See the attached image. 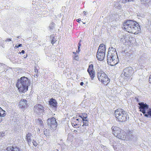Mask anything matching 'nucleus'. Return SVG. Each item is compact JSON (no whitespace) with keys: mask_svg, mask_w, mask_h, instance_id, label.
<instances>
[{"mask_svg":"<svg viewBox=\"0 0 151 151\" xmlns=\"http://www.w3.org/2000/svg\"><path fill=\"white\" fill-rule=\"evenodd\" d=\"M124 30L127 32L137 35L141 32V27L139 24L133 20H127L123 24Z\"/></svg>","mask_w":151,"mask_h":151,"instance_id":"f257e3e1","label":"nucleus"},{"mask_svg":"<svg viewBox=\"0 0 151 151\" xmlns=\"http://www.w3.org/2000/svg\"><path fill=\"white\" fill-rule=\"evenodd\" d=\"M30 85L29 80L27 77L23 76L17 80L16 86L20 93H24L28 90Z\"/></svg>","mask_w":151,"mask_h":151,"instance_id":"f03ea898","label":"nucleus"},{"mask_svg":"<svg viewBox=\"0 0 151 151\" xmlns=\"http://www.w3.org/2000/svg\"><path fill=\"white\" fill-rule=\"evenodd\" d=\"M107 61L108 64L111 66L115 65L119 62L115 48L113 47L109 48L107 55Z\"/></svg>","mask_w":151,"mask_h":151,"instance_id":"7ed1b4c3","label":"nucleus"},{"mask_svg":"<svg viewBox=\"0 0 151 151\" xmlns=\"http://www.w3.org/2000/svg\"><path fill=\"white\" fill-rule=\"evenodd\" d=\"M115 115L116 120L120 122H124L129 119L127 112L122 109L116 110L115 111Z\"/></svg>","mask_w":151,"mask_h":151,"instance_id":"20e7f679","label":"nucleus"},{"mask_svg":"<svg viewBox=\"0 0 151 151\" xmlns=\"http://www.w3.org/2000/svg\"><path fill=\"white\" fill-rule=\"evenodd\" d=\"M111 129L114 135L119 139L123 140H127L129 139L126 132L119 127L113 126Z\"/></svg>","mask_w":151,"mask_h":151,"instance_id":"39448f33","label":"nucleus"},{"mask_svg":"<svg viewBox=\"0 0 151 151\" xmlns=\"http://www.w3.org/2000/svg\"><path fill=\"white\" fill-rule=\"evenodd\" d=\"M97 75L99 80L102 84L106 86L109 83L110 79L103 71H99L97 72Z\"/></svg>","mask_w":151,"mask_h":151,"instance_id":"423d86ee","label":"nucleus"},{"mask_svg":"<svg viewBox=\"0 0 151 151\" xmlns=\"http://www.w3.org/2000/svg\"><path fill=\"white\" fill-rule=\"evenodd\" d=\"M134 70L131 67H128L125 68L123 71L122 73L124 75V80L127 81L130 79L131 80V76L134 73Z\"/></svg>","mask_w":151,"mask_h":151,"instance_id":"0eeeda50","label":"nucleus"},{"mask_svg":"<svg viewBox=\"0 0 151 151\" xmlns=\"http://www.w3.org/2000/svg\"><path fill=\"white\" fill-rule=\"evenodd\" d=\"M47 124L49 127L51 129H55L57 127V122L55 118L52 117L49 118L47 120Z\"/></svg>","mask_w":151,"mask_h":151,"instance_id":"6e6552de","label":"nucleus"},{"mask_svg":"<svg viewBox=\"0 0 151 151\" xmlns=\"http://www.w3.org/2000/svg\"><path fill=\"white\" fill-rule=\"evenodd\" d=\"M134 39V38L133 37L129 35H125L120 39V40L124 44H127L129 42L131 43Z\"/></svg>","mask_w":151,"mask_h":151,"instance_id":"1a4fd4ad","label":"nucleus"},{"mask_svg":"<svg viewBox=\"0 0 151 151\" xmlns=\"http://www.w3.org/2000/svg\"><path fill=\"white\" fill-rule=\"evenodd\" d=\"M34 111L38 113H40L41 111H44V108L40 104H37L34 106Z\"/></svg>","mask_w":151,"mask_h":151,"instance_id":"9d476101","label":"nucleus"},{"mask_svg":"<svg viewBox=\"0 0 151 151\" xmlns=\"http://www.w3.org/2000/svg\"><path fill=\"white\" fill-rule=\"evenodd\" d=\"M138 104L140 106L139 109H140V111L143 114H145L146 113V110L148 108V106L143 102L139 103Z\"/></svg>","mask_w":151,"mask_h":151,"instance_id":"9b49d317","label":"nucleus"},{"mask_svg":"<svg viewBox=\"0 0 151 151\" xmlns=\"http://www.w3.org/2000/svg\"><path fill=\"white\" fill-rule=\"evenodd\" d=\"M19 108L23 110H25L28 106L27 100L24 99L21 100L19 101Z\"/></svg>","mask_w":151,"mask_h":151,"instance_id":"f8f14e48","label":"nucleus"},{"mask_svg":"<svg viewBox=\"0 0 151 151\" xmlns=\"http://www.w3.org/2000/svg\"><path fill=\"white\" fill-rule=\"evenodd\" d=\"M105 53L103 52H98L97 51L96 55V57L98 60L100 61L103 60L105 57Z\"/></svg>","mask_w":151,"mask_h":151,"instance_id":"ddd939ff","label":"nucleus"},{"mask_svg":"<svg viewBox=\"0 0 151 151\" xmlns=\"http://www.w3.org/2000/svg\"><path fill=\"white\" fill-rule=\"evenodd\" d=\"M106 51V47L105 45L103 44H101L99 46L98 49V52L105 53Z\"/></svg>","mask_w":151,"mask_h":151,"instance_id":"4468645a","label":"nucleus"},{"mask_svg":"<svg viewBox=\"0 0 151 151\" xmlns=\"http://www.w3.org/2000/svg\"><path fill=\"white\" fill-rule=\"evenodd\" d=\"M32 135L31 134H28L26 136L27 140L29 146L32 145Z\"/></svg>","mask_w":151,"mask_h":151,"instance_id":"2eb2a0df","label":"nucleus"},{"mask_svg":"<svg viewBox=\"0 0 151 151\" xmlns=\"http://www.w3.org/2000/svg\"><path fill=\"white\" fill-rule=\"evenodd\" d=\"M49 104L51 106L54 107H55L57 106V103L55 100L51 99L50 101Z\"/></svg>","mask_w":151,"mask_h":151,"instance_id":"dca6fc26","label":"nucleus"},{"mask_svg":"<svg viewBox=\"0 0 151 151\" xmlns=\"http://www.w3.org/2000/svg\"><path fill=\"white\" fill-rule=\"evenodd\" d=\"M6 150L8 151H19L18 148L16 147L14 148L12 146L8 147Z\"/></svg>","mask_w":151,"mask_h":151,"instance_id":"f3484780","label":"nucleus"},{"mask_svg":"<svg viewBox=\"0 0 151 151\" xmlns=\"http://www.w3.org/2000/svg\"><path fill=\"white\" fill-rule=\"evenodd\" d=\"M141 1L142 4L147 5L148 6L151 5V0H141Z\"/></svg>","mask_w":151,"mask_h":151,"instance_id":"a211bd4d","label":"nucleus"},{"mask_svg":"<svg viewBox=\"0 0 151 151\" xmlns=\"http://www.w3.org/2000/svg\"><path fill=\"white\" fill-rule=\"evenodd\" d=\"M92 80H93L95 76V72L94 70L88 71Z\"/></svg>","mask_w":151,"mask_h":151,"instance_id":"6ab92c4d","label":"nucleus"},{"mask_svg":"<svg viewBox=\"0 0 151 151\" xmlns=\"http://www.w3.org/2000/svg\"><path fill=\"white\" fill-rule=\"evenodd\" d=\"M145 116H147V117L151 118V109H149V110L147 112V114L146 113H145V114H143Z\"/></svg>","mask_w":151,"mask_h":151,"instance_id":"aec40b11","label":"nucleus"},{"mask_svg":"<svg viewBox=\"0 0 151 151\" xmlns=\"http://www.w3.org/2000/svg\"><path fill=\"white\" fill-rule=\"evenodd\" d=\"M5 115V111L3 110L0 107V116H4Z\"/></svg>","mask_w":151,"mask_h":151,"instance_id":"412c9836","label":"nucleus"},{"mask_svg":"<svg viewBox=\"0 0 151 151\" xmlns=\"http://www.w3.org/2000/svg\"><path fill=\"white\" fill-rule=\"evenodd\" d=\"M76 52H73V53L74 54V56L73 57V58L74 60H78L79 59V57L78 55H77Z\"/></svg>","mask_w":151,"mask_h":151,"instance_id":"4be33fe9","label":"nucleus"},{"mask_svg":"<svg viewBox=\"0 0 151 151\" xmlns=\"http://www.w3.org/2000/svg\"><path fill=\"white\" fill-rule=\"evenodd\" d=\"M83 124L82 126L83 127L84 126H88V121L87 119L84 120L83 121Z\"/></svg>","mask_w":151,"mask_h":151,"instance_id":"5701e85b","label":"nucleus"},{"mask_svg":"<svg viewBox=\"0 0 151 151\" xmlns=\"http://www.w3.org/2000/svg\"><path fill=\"white\" fill-rule=\"evenodd\" d=\"M93 70V64H90L89 65L88 68L87 70V71Z\"/></svg>","mask_w":151,"mask_h":151,"instance_id":"b1692460","label":"nucleus"},{"mask_svg":"<svg viewBox=\"0 0 151 151\" xmlns=\"http://www.w3.org/2000/svg\"><path fill=\"white\" fill-rule=\"evenodd\" d=\"M81 40H80L78 43V50L76 51V52L78 53H79V52L80 51V48L81 46Z\"/></svg>","mask_w":151,"mask_h":151,"instance_id":"393cba45","label":"nucleus"},{"mask_svg":"<svg viewBox=\"0 0 151 151\" xmlns=\"http://www.w3.org/2000/svg\"><path fill=\"white\" fill-rule=\"evenodd\" d=\"M86 130V128H82L81 127L80 130V131L81 132L83 133V132H85Z\"/></svg>","mask_w":151,"mask_h":151,"instance_id":"a878e982","label":"nucleus"},{"mask_svg":"<svg viewBox=\"0 0 151 151\" xmlns=\"http://www.w3.org/2000/svg\"><path fill=\"white\" fill-rule=\"evenodd\" d=\"M55 42L56 41L55 40V37H53L52 39V40L51 41V43L52 45H53L55 43Z\"/></svg>","mask_w":151,"mask_h":151,"instance_id":"bb28decb","label":"nucleus"},{"mask_svg":"<svg viewBox=\"0 0 151 151\" xmlns=\"http://www.w3.org/2000/svg\"><path fill=\"white\" fill-rule=\"evenodd\" d=\"M33 142L32 141V144H33L35 146H36L37 145V143L36 142H35L33 140Z\"/></svg>","mask_w":151,"mask_h":151,"instance_id":"cd10ccee","label":"nucleus"},{"mask_svg":"<svg viewBox=\"0 0 151 151\" xmlns=\"http://www.w3.org/2000/svg\"><path fill=\"white\" fill-rule=\"evenodd\" d=\"M149 83L151 84V75L150 76L149 79Z\"/></svg>","mask_w":151,"mask_h":151,"instance_id":"c85d7f7f","label":"nucleus"},{"mask_svg":"<svg viewBox=\"0 0 151 151\" xmlns=\"http://www.w3.org/2000/svg\"><path fill=\"white\" fill-rule=\"evenodd\" d=\"M39 123L42 126H43L42 124H43V122L42 120H40L39 121Z\"/></svg>","mask_w":151,"mask_h":151,"instance_id":"c756f323","label":"nucleus"},{"mask_svg":"<svg viewBox=\"0 0 151 151\" xmlns=\"http://www.w3.org/2000/svg\"><path fill=\"white\" fill-rule=\"evenodd\" d=\"M86 115H85V116H84V117H83V118L82 120L83 121V119L84 120H86V119H87V117L86 116Z\"/></svg>","mask_w":151,"mask_h":151,"instance_id":"7c9ffc66","label":"nucleus"},{"mask_svg":"<svg viewBox=\"0 0 151 151\" xmlns=\"http://www.w3.org/2000/svg\"><path fill=\"white\" fill-rule=\"evenodd\" d=\"M35 72L36 73L38 72V70L35 67Z\"/></svg>","mask_w":151,"mask_h":151,"instance_id":"2f4dec72","label":"nucleus"},{"mask_svg":"<svg viewBox=\"0 0 151 151\" xmlns=\"http://www.w3.org/2000/svg\"><path fill=\"white\" fill-rule=\"evenodd\" d=\"M148 145L149 146H151V140H149L148 142Z\"/></svg>","mask_w":151,"mask_h":151,"instance_id":"473e14b6","label":"nucleus"},{"mask_svg":"<svg viewBox=\"0 0 151 151\" xmlns=\"http://www.w3.org/2000/svg\"><path fill=\"white\" fill-rule=\"evenodd\" d=\"M85 115H86V114H84L83 115L80 116L82 119H83Z\"/></svg>","mask_w":151,"mask_h":151,"instance_id":"72a5a7b5","label":"nucleus"},{"mask_svg":"<svg viewBox=\"0 0 151 151\" xmlns=\"http://www.w3.org/2000/svg\"><path fill=\"white\" fill-rule=\"evenodd\" d=\"M11 41V40L10 39L8 38L6 40V42H10Z\"/></svg>","mask_w":151,"mask_h":151,"instance_id":"f704fd0d","label":"nucleus"},{"mask_svg":"<svg viewBox=\"0 0 151 151\" xmlns=\"http://www.w3.org/2000/svg\"><path fill=\"white\" fill-rule=\"evenodd\" d=\"M76 21L77 22L80 23V22L81 21V19H78L76 20Z\"/></svg>","mask_w":151,"mask_h":151,"instance_id":"c9c22d12","label":"nucleus"},{"mask_svg":"<svg viewBox=\"0 0 151 151\" xmlns=\"http://www.w3.org/2000/svg\"><path fill=\"white\" fill-rule=\"evenodd\" d=\"M122 2L124 4H125L127 3L126 0H123Z\"/></svg>","mask_w":151,"mask_h":151,"instance_id":"e433bc0d","label":"nucleus"},{"mask_svg":"<svg viewBox=\"0 0 151 151\" xmlns=\"http://www.w3.org/2000/svg\"><path fill=\"white\" fill-rule=\"evenodd\" d=\"M22 44H20L18 46H17V47H22Z\"/></svg>","mask_w":151,"mask_h":151,"instance_id":"4c0bfd02","label":"nucleus"},{"mask_svg":"<svg viewBox=\"0 0 151 151\" xmlns=\"http://www.w3.org/2000/svg\"><path fill=\"white\" fill-rule=\"evenodd\" d=\"M83 84H84L83 83V82H82L80 83V85L81 86H82L83 85Z\"/></svg>","mask_w":151,"mask_h":151,"instance_id":"58836bf2","label":"nucleus"},{"mask_svg":"<svg viewBox=\"0 0 151 151\" xmlns=\"http://www.w3.org/2000/svg\"><path fill=\"white\" fill-rule=\"evenodd\" d=\"M135 99L137 102H139L138 99L136 97Z\"/></svg>","mask_w":151,"mask_h":151,"instance_id":"ea45409f","label":"nucleus"},{"mask_svg":"<svg viewBox=\"0 0 151 151\" xmlns=\"http://www.w3.org/2000/svg\"><path fill=\"white\" fill-rule=\"evenodd\" d=\"M1 117H2V116H0V122H1L2 121V120Z\"/></svg>","mask_w":151,"mask_h":151,"instance_id":"a19ab883","label":"nucleus"},{"mask_svg":"<svg viewBox=\"0 0 151 151\" xmlns=\"http://www.w3.org/2000/svg\"><path fill=\"white\" fill-rule=\"evenodd\" d=\"M24 52H25V51H24V50H22L21 51V53H23V54H24Z\"/></svg>","mask_w":151,"mask_h":151,"instance_id":"79ce46f5","label":"nucleus"},{"mask_svg":"<svg viewBox=\"0 0 151 151\" xmlns=\"http://www.w3.org/2000/svg\"><path fill=\"white\" fill-rule=\"evenodd\" d=\"M134 0H128V2H131V1H134Z\"/></svg>","mask_w":151,"mask_h":151,"instance_id":"37998d69","label":"nucleus"},{"mask_svg":"<svg viewBox=\"0 0 151 151\" xmlns=\"http://www.w3.org/2000/svg\"><path fill=\"white\" fill-rule=\"evenodd\" d=\"M77 132V131L76 130H74V132L76 133Z\"/></svg>","mask_w":151,"mask_h":151,"instance_id":"c03bdc74","label":"nucleus"},{"mask_svg":"<svg viewBox=\"0 0 151 151\" xmlns=\"http://www.w3.org/2000/svg\"><path fill=\"white\" fill-rule=\"evenodd\" d=\"M17 46H18V45H16L15 47L16 48H18L19 47H17Z\"/></svg>","mask_w":151,"mask_h":151,"instance_id":"a18cd8bd","label":"nucleus"},{"mask_svg":"<svg viewBox=\"0 0 151 151\" xmlns=\"http://www.w3.org/2000/svg\"><path fill=\"white\" fill-rule=\"evenodd\" d=\"M83 12V13H84V14H86V12L85 11H84Z\"/></svg>","mask_w":151,"mask_h":151,"instance_id":"49530a36","label":"nucleus"},{"mask_svg":"<svg viewBox=\"0 0 151 151\" xmlns=\"http://www.w3.org/2000/svg\"><path fill=\"white\" fill-rule=\"evenodd\" d=\"M126 2H128V0H126Z\"/></svg>","mask_w":151,"mask_h":151,"instance_id":"de8ad7c7","label":"nucleus"},{"mask_svg":"<svg viewBox=\"0 0 151 151\" xmlns=\"http://www.w3.org/2000/svg\"><path fill=\"white\" fill-rule=\"evenodd\" d=\"M73 124H74L73 123V124H72V126H73Z\"/></svg>","mask_w":151,"mask_h":151,"instance_id":"09e8293b","label":"nucleus"},{"mask_svg":"<svg viewBox=\"0 0 151 151\" xmlns=\"http://www.w3.org/2000/svg\"><path fill=\"white\" fill-rule=\"evenodd\" d=\"M76 120H78V119H77Z\"/></svg>","mask_w":151,"mask_h":151,"instance_id":"8fccbe9b","label":"nucleus"},{"mask_svg":"<svg viewBox=\"0 0 151 151\" xmlns=\"http://www.w3.org/2000/svg\"><path fill=\"white\" fill-rule=\"evenodd\" d=\"M73 125H74L75 126V124H73Z\"/></svg>","mask_w":151,"mask_h":151,"instance_id":"3c124183","label":"nucleus"},{"mask_svg":"<svg viewBox=\"0 0 151 151\" xmlns=\"http://www.w3.org/2000/svg\"><path fill=\"white\" fill-rule=\"evenodd\" d=\"M73 125H74L75 126V124H73Z\"/></svg>","mask_w":151,"mask_h":151,"instance_id":"603ef678","label":"nucleus"}]
</instances>
